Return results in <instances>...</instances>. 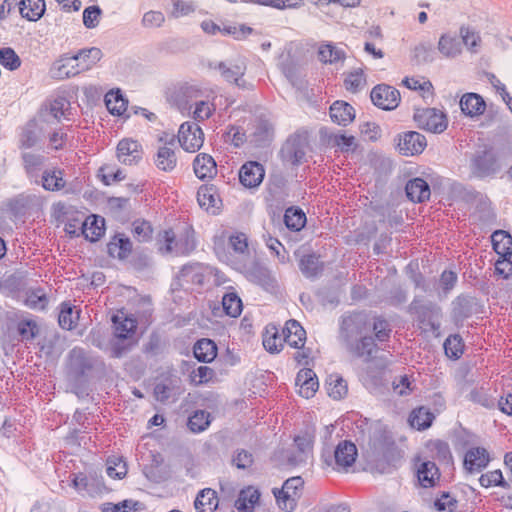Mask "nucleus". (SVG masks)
Masks as SVG:
<instances>
[{
	"label": "nucleus",
	"mask_w": 512,
	"mask_h": 512,
	"mask_svg": "<svg viewBox=\"0 0 512 512\" xmlns=\"http://www.w3.org/2000/svg\"><path fill=\"white\" fill-rule=\"evenodd\" d=\"M218 348L216 343L209 338H202L193 346L194 357L202 363H210L217 356Z\"/></svg>",
	"instance_id": "obj_34"
},
{
	"label": "nucleus",
	"mask_w": 512,
	"mask_h": 512,
	"mask_svg": "<svg viewBox=\"0 0 512 512\" xmlns=\"http://www.w3.org/2000/svg\"><path fill=\"white\" fill-rule=\"evenodd\" d=\"M193 169L200 180L212 179L217 174V164L214 158L206 153H200L195 157Z\"/></svg>",
	"instance_id": "obj_30"
},
{
	"label": "nucleus",
	"mask_w": 512,
	"mask_h": 512,
	"mask_svg": "<svg viewBox=\"0 0 512 512\" xmlns=\"http://www.w3.org/2000/svg\"><path fill=\"white\" fill-rule=\"evenodd\" d=\"M329 115L334 123L345 127L355 119V109L348 102L337 100L330 106Z\"/></svg>",
	"instance_id": "obj_25"
},
{
	"label": "nucleus",
	"mask_w": 512,
	"mask_h": 512,
	"mask_svg": "<svg viewBox=\"0 0 512 512\" xmlns=\"http://www.w3.org/2000/svg\"><path fill=\"white\" fill-rule=\"evenodd\" d=\"M102 359L82 348H72L66 356L65 375L70 391L78 398H85L92 392V385L104 371Z\"/></svg>",
	"instance_id": "obj_2"
},
{
	"label": "nucleus",
	"mask_w": 512,
	"mask_h": 512,
	"mask_svg": "<svg viewBox=\"0 0 512 512\" xmlns=\"http://www.w3.org/2000/svg\"><path fill=\"white\" fill-rule=\"evenodd\" d=\"M76 54L78 56L81 72L89 70L102 58V52L97 47L84 48L79 50Z\"/></svg>",
	"instance_id": "obj_50"
},
{
	"label": "nucleus",
	"mask_w": 512,
	"mask_h": 512,
	"mask_svg": "<svg viewBox=\"0 0 512 512\" xmlns=\"http://www.w3.org/2000/svg\"><path fill=\"white\" fill-rule=\"evenodd\" d=\"M22 159L28 178L38 184L39 172L44 164L45 157L40 154L24 153Z\"/></svg>",
	"instance_id": "obj_45"
},
{
	"label": "nucleus",
	"mask_w": 512,
	"mask_h": 512,
	"mask_svg": "<svg viewBox=\"0 0 512 512\" xmlns=\"http://www.w3.org/2000/svg\"><path fill=\"white\" fill-rule=\"evenodd\" d=\"M326 385L328 386V395L335 400H340L347 395V382L339 375H330L326 380Z\"/></svg>",
	"instance_id": "obj_52"
},
{
	"label": "nucleus",
	"mask_w": 512,
	"mask_h": 512,
	"mask_svg": "<svg viewBox=\"0 0 512 512\" xmlns=\"http://www.w3.org/2000/svg\"><path fill=\"white\" fill-rule=\"evenodd\" d=\"M50 73L53 78L65 79L81 73L77 54L63 55L59 60L53 63Z\"/></svg>",
	"instance_id": "obj_17"
},
{
	"label": "nucleus",
	"mask_w": 512,
	"mask_h": 512,
	"mask_svg": "<svg viewBox=\"0 0 512 512\" xmlns=\"http://www.w3.org/2000/svg\"><path fill=\"white\" fill-rule=\"evenodd\" d=\"M155 165L158 169L171 172L177 165V157L175 151L167 146H162L158 149Z\"/></svg>",
	"instance_id": "obj_46"
},
{
	"label": "nucleus",
	"mask_w": 512,
	"mask_h": 512,
	"mask_svg": "<svg viewBox=\"0 0 512 512\" xmlns=\"http://www.w3.org/2000/svg\"><path fill=\"white\" fill-rule=\"evenodd\" d=\"M433 457L442 464H451L453 462L452 453L447 442L436 440L432 444Z\"/></svg>",
	"instance_id": "obj_63"
},
{
	"label": "nucleus",
	"mask_w": 512,
	"mask_h": 512,
	"mask_svg": "<svg viewBox=\"0 0 512 512\" xmlns=\"http://www.w3.org/2000/svg\"><path fill=\"white\" fill-rule=\"evenodd\" d=\"M405 193L411 202L423 203L430 199V185L423 178L415 177L406 183Z\"/></svg>",
	"instance_id": "obj_23"
},
{
	"label": "nucleus",
	"mask_w": 512,
	"mask_h": 512,
	"mask_svg": "<svg viewBox=\"0 0 512 512\" xmlns=\"http://www.w3.org/2000/svg\"><path fill=\"white\" fill-rule=\"evenodd\" d=\"M114 328V336L119 340H128L136 332L137 320L133 316L126 315L123 311L111 317Z\"/></svg>",
	"instance_id": "obj_19"
},
{
	"label": "nucleus",
	"mask_w": 512,
	"mask_h": 512,
	"mask_svg": "<svg viewBox=\"0 0 512 512\" xmlns=\"http://www.w3.org/2000/svg\"><path fill=\"white\" fill-rule=\"evenodd\" d=\"M435 420L434 413L426 406L414 408L408 418L411 427L423 431L431 427Z\"/></svg>",
	"instance_id": "obj_36"
},
{
	"label": "nucleus",
	"mask_w": 512,
	"mask_h": 512,
	"mask_svg": "<svg viewBox=\"0 0 512 512\" xmlns=\"http://www.w3.org/2000/svg\"><path fill=\"white\" fill-rule=\"evenodd\" d=\"M282 336L283 341L290 347L295 349L304 348L306 341V331L298 321L294 319L288 320L282 329Z\"/></svg>",
	"instance_id": "obj_22"
},
{
	"label": "nucleus",
	"mask_w": 512,
	"mask_h": 512,
	"mask_svg": "<svg viewBox=\"0 0 512 512\" xmlns=\"http://www.w3.org/2000/svg\"><path fill=\"white\" fill-rule=\"evenodd\" d=\"M357 457V448L355 444L348 440L339 442L333 451V454L324 449L321 458L327 466H333L334 469L351 467Z\"/></svg>",
	"instance_id": "obj_7"
},
{
	"label": "nucleus",
	"mask_w": 512,
	"mask_h": 512,
	"mask_svg": "<svg viewBox=\"0 0 512 512\" xmlns=\"http://www.w3.org/2000/svg\"><path fill=\"white\" fill-rule=\"evenodd\" d=\"M202 96V91L195 85L185 84L177 93V103L180 109L190 110L192 105L199 101L198 98Z\"/></svg>",
	"instance_id": "obj_44"
},
{
	"label": "nucleus",
	"mask_w": 512,
	"mask_h": 512,
	"mask_svg": "<svg viewBox=\"0 0 512 512\" xmlns=\"http://www.w3.org/2000/svg\"><path fill=\"white\" fill-rule=\"evenodd\" d=\"M314 433L308 430L304 431L302 434L295 436L294 443L296 445L297 451L304 454L308 458L312 456L313 445H314Z\"/></svg>",
	"instance_id": "obj_60"
},
{
	"label": "nucleus",
	"mask_w": 512,
	"mask_h": 512,
	"mask_svg": "<svg viewBox=\"0 0 512 512\" xmlns=\"http://www.w3.org/2000/svg\"><path fill=\"white\" fill-rule=\"evenodd\" d=\"M394 142L398 152L404 156L421 154L427 146L426 137L417 131L400 133L395 137Z\"/></svg>",
	"instance_id": "obj_9"
},
{
	"label": "nucleus",
	"mask_w": 512,
	"mask_h": 512,
	"mask_svg": "<svg viewBox=\"0 0 512 512\" xmlns=\"http://www.w3.org/2000/svg\"><path fill=\"white\" fill-rule=\"evenodd\" d=\"M69 102L64 97H58L46 103L41 108L40 117L42 121L53 123V120L59 122L65 116L66 106Z\"/></svg>",
	"instance_id": "obj_31"
},
{
	"label": "nucleus",
	"mask_w": 512,
	"mask_h": 512,
	"mask_svg": "<svg viewBox=\"0 0 512 512\" xmlns=\"http://www.w3.org/2000/svg\"><path fill=\"white\" fill-rule=\"evenodd\" d=\"M502 169L498 155L492 148L476 151L470 161V170L478 179L494 178Z\"/></svg>",
	"instance_id": "obj_4"
},
{
	"label": "nucleus",
	"mask_w": 512,
	"mask_h": 512,
	"mask_svg": "<svg viewBox=\"0 0 512 512\" xmlns=\"http://www.w3.org/2000/svg\"><path fill=\"white\" fill-rule=\"evenodd\" d=\"M469 399L487 409H493L496 406L495 398L492 397L484 387L474 388L471 390L469 393Z\"/></svg>",
	"instance_id": "obj_58"
},
{
	"label": "nucleus",
	"mask_w": 512,
	"mask_h": 512,
	"mask_svg": "<svg viewBox=\"0 0 512 512\" xmlns=\"http://www.w3.org/2000/svg\"><path fill=\"white\" fill-rule=\"evenodd\" d=\"M211 419L209 412L196 410L188 417L187 427L193 433H201L209 427Z\"/></svg>",
	"instance_id": "obj_48"
},
{
	"label": "nucleus",
	"mask_w": 512,
	"mask_h": 512,
	"mask_svg": "<svg viewBox=\"0 0 512 512\" xmlns=\"http://www.w3.org/2000/svg\"><path fill=\"white\" fill-rule=\"evenodd\" d=\"M251 280L265 291L273 293L278 289V282L272 272L265 266L256 265L250 270Z\"/></svg>",
	"instance_id": "obj_32"
},
{
	"label": "nucleus",
	"mask_w": 512,
	"mask_h": 512,
	"mask_svg": "<svg viewBox=\"0 0 512 512\" xmlns=\"http://www.w3.org/2000/svg\"><path fill=\"white\" fill-rule=\"evenodd\" d=\"M18 10L23 18L29 21H37L45 12V1L21 0L18 2Z\"/></svg>",
	"instance_id": "obj_40"
},
{
	"label": "nucleus",
	"mask_w": 512,
	"mask_h": 512,
	"mask_svg": "<svg viewBox=\"0 0 512 512\" xmlns=\"http://www.w3.org/2000/svg\"><path fill=\"white\" fill-rule=\"evenodd\" d=\"M306 145V139L301 134L295 133L287 139L282 148L284 158L294 166L300 165L306 155Z\"/></svg>",
	"instance_id": "obj_16"
},
{
	"label": "nucleus",
	"mask_w": 512,
	"mask_h": 512,
	"mask_svg": "<svg viewBox=\"0 0 512 512\" xmlns=\"http://www.w3.org/2000/svg\"><path fill=\"white\" fill-rule=\"evenodd\" d=\"M479 483L484 488H488L491 486H497L502 488L509 487V484L504 479L502 471L500 469H496L486 474H482L479 478Z\"/></svg>",
	"instance_id": "obj_59"
},
{
	"label": "nucleus",
	"mask_w": 512,
	"mask_h": 512,
	"mask_svg": "<svg viewBox=\"0 0 512 512\" xmlns=\"http://www.w3.org/2000/svg\"><path fill=\"white\" fill-rule=\"evenodd\" d=\"M104 102L107 110L114 116H121L127 110L128 100L120 88L109 90L104 97Z\"/></svg>",
	"instance_id": "obj_35"
},
{
	"label": "nucleus",
	"mask_w": 512,
	"mask_h": 512,
	"mask_svg": "<svg viewBox=\"0 0 512 512\" xmlns=\"http://www.w3.org/2000/svg\"><path fill=\"white\" fill-rule=\"evenodd\" d=\"M201 267L199 264H186L182 266L179 276L186 282L192 284H202L204 275L200 271Z\"/></svg>",
	"instance_id": "obj_61"
},
{
	"label": "nucleus",
	"mask_w": 512,
	"mask_h": 512,
	"mask_svg": "<svg viewBox=\"0 0 512 512\" xmlns=\"http://www.w3.org/2000/svg\"><path fill=\"white\" fill-rule=\"evenodd\" d=\"M490 462L491 457L487 449L477 446L466 451L463 459V467L470 474L480 473Z\"/></svg>",
	"instance_id": "obj_15"
},
{
	"label": "nucleus",
	"mask_w": 512,
	"mask_h": 512,
	"mask_svg": "<svg viewBox=\"0 0 512 512\" xmlns=\"http://www.w3.org/2000/svg\"><path fill=\"white\" fill-rule=\"evenodd\" d=\"M0 63L5 69L14 71L21 66V59L12 48L4 47L0 49Z\"/></svg>",
	"instance_id": "obj_62"
},
{
	"label": "nucleus",
	"mask_w": 512,
	"mask_h": 512,
	"mask_svg": "<svg viewBox=\"0 0 512 512\" xmlns=\"http://www.w3.org/2000/svg\"><path fill=\"white\" fill-rule=\"evenodd\" d=\"M63 173V170L57 168L46 169L43 171L38 184H40L46 191H59L66 185Z\"/></svg>",
	"instance_id": "obj_37"
},
{
	"label": "nucleus",
	"mask_w": 512,
	"mask_h": 512,
	"mask_svg": "<svg viewBox=\"0 0 512 512\" xmlns=\"http://www.w3.org/2000/svg\"><path fill=\"white\" fill-rule=\"evenodd\" d=\"M479 302L475 296L460 294L452 301V319L454 323H463L472 315L478 313Z\"/></svg>",
	"instance_id": "obj_13"
},
{
	"label": "nucleus",
	"mask_w": 512,
	"mask_h": 512,
	"mask_svg": "<svg viewBox=\"0 0 512 512\" xmlns=\"http://www.w3.org/2000/svg\"><path fill=\"white\" fill-rule=\"evenodd\" d=\"M458 281L457 273L452 270H444L439 278V286L441 291L438 293L439 297H446L455 287Z\"/></svg>",
	"instance_id": "obj_64"
},
{
	"label": "nucleus",
	"mask_w": 512,
	"mask_h": 512,
	"mask_svg": "<svg viewBox=\"0 0 512 512\" xmlns=\"http://www.w3.org/2000/svg\"><path fill=\"white\" fill-rule=\"evenodd\" d=\"M274 135L273 125L263 118H259L254 126L252 141L258 147H263L272 141Z\"/></svg>",
	"instance_id": "obj_39"
},
{
	"label": "nucleus",
	"mask_w": 512,
	"mask_h": 512,
	"mask_svg": "<svg viewBox=\"0 0 512 512\" xmlns=\"http://www.w3.org/2000/svg\"><path fill=\"white\" fill-rule=\"evenodd\" d=\"M25 304L35 310H45L48 305V298L43 288L38 287L26 292Z\"/></svg>",
	"instance_id": "obj_53"
},
{
	"label": "nucleus",
	"mask_w": 512,
	"mask_h": 512,
	"mask_svg": "<svg viewBox=\"0 0 512 512\" xmlns=\"http://www.w3.org/2000/svg\"><path fill=\"white\" fill-rule=\"evenodd\" d=\"M38 332V325L32 319H22L17 323V333L23 342L32 341Z\"/></svg>",
	"instance_id": "obj_57"
},
{
	"label": "nucleus",
	"mask_w": 512,
	"mask_h": 512,
	"mask_svg": "<svg viewBox=\"0 0 512 512\" xmlns=\"http://www.w3.org/2000/svg\"><path fill=\"white\" fill-rule=\"evenodd\" d=\"M370 98L375 106L387 111L396 109L401 101L400 92L387 84L373 87Z\"/></svg>",
	"instance_id": "obj_11"
},
{
	"label": "nucleus",
	"mask_w": 512,
	"mask_h": 512,
	"mask_svg": "<svg viewBox=\"0 0 512 512\" xmlns=\"http://www.w3.org/2000/svg\"><path fill=\"white\" fill-rule=\"evenodd\" d=\"M240 183L249 189L257 188L261 185L265 177V168L258 161L245 162L238 172Z\"/></svg>",
	"instance_id": "obj_14"
},
{
	"label": "nucleus",
	"mask_w": 512,
	"mask_h": 512,
	"mask_svg": "<svg viewBox=\"0 0 512 512\" xmlns=\"http://www.w3.org/2000/svg\"><path fill=\"white\" fill-rule=\"evenodd\" d=\"M484 98L477 93H466L460 99V108L464 115L474 118L482 115L486 110Z\"/></svg>",
	"instance_id": "obj_24"
},
{
	"label": "nucleus",
	"mask_w": 512,
	"mask_h": 512,
	"mask_svg": "<svg viewBox=\"0 0 512 512\" xmlns=\"http://www.w3.org/2000/svg\"><path fill=\"white\" fill-rule=\"evenodd\" d=\"M197 201L199 206L207 212H210L213 215L218 214L221 200L213 186H201L197 192Z\"/></svg>",
	"instance_id": "obj_33"
},
{
	"label": "nucleus",
	"mask_w": 512,
	"mask_h": 512,
	"mask_svg": "<svg viewBox=\"0 0 512 512\" xmlns=\"http://www.w3.org/2000/svg\"><path fill=\"white\" fill-rule=\"evenodd\" d=\"M141 144L132 139H122L117 145L118 160L125 165L137 164L142 159Z\"/></svg>",
	"instance_id": "obj_18"
},
{
	"label": "nucleus",
	"mask_w": 512,
	"mask_h": 512,
	"mask_svg": "<svg viewBox=\"0 0 512 512\" xmlns=\"http://www.w3.org/2000/svg\"><path fill=\"white\" fill-rule=\"evenodd\" d=\"M435 51L429 43H420L415 46L411 59L416 65L432 62L434 60Z\"/></svg>",
	"instance_id": "obj_55"
},
{
	"label": "nucleus",
	"mask_w": 512,
	"mask_h": 512,
	"mask_svg": "<svg viewBox=\"0 0 512 512\" xmlns=\"http://www.w3.org/2000/svg\"><path fill=\"white\" fill-rule=\"evenodd\" d=\"M304 481L300 476H295L284 481L282 487L273 488V494L281 510L292 512L297 506V499L301 496Z\"/></svg>",
	"instance_id": "obj_6"
},
{
	"label": "nucleus",
	"mask_w": 512,
	"mask_h": 512,
	"mask_svg": "<svg viewBox=\"0 0 512 512\" xmlns=\"http://www.w3.org/2000/svg\"><path fill=\"white\" fill-rule=\"evenodd\" d=\"M295 383L300 387L299 394L309 399L314 396L319 387L318 379L312 369H301L296 376Z\"/></svg>",
	"instance_id": "obj_26"
},
{
	"label": "nucleus",
	"mask_w": 512,
	"mask_h": 512,
	"mask_svg": "<svg viewBox=\"0 0 512 512\" xmlns=\"http://www.w3.org/2000/svg\"><path fill=\"white\" fill-rule=\"evenodd\" d=\"M178 141L185 151L195 152L202 147L204 134L198 124L185 122L179 128Z\"/></svg>",
	"instance_id": "obj_12"
},
{
	"label": "nucleus",
	"mask_w": 512,
	"mask_h": 512,
	"mask_svg": "<svg viewBox=\"0 0 512 512\" xmlns=\"http://www.w3.org/2000/svg\"><path fill=\"white\" fill-rule=\"evenodd\" d=\"M288 196L287 180L282 174H272L266 183L264 199L270 207H279Z\"/></svg>",
	"instance_id": "obj_10"
},
{
	"label": "nucleus",
	"mask_w": 512,
	"mask_h": 512,
	"mask_svg": "<svg viewBox=\"0 0 512 512\" xmlns=\"http://www.w3.org/2000/svg\"><path fill=\"white\" fill-rule=\"evenodd\" d=\"M409 312L416 316L419 324L429 327L433 331L440 328L441 308L435 302L416 295L409 305Z\"/></svg>",
	"instance_id": "obj_5"
},
{
	"label": "nucleus",
	"mask_w": 512,
	"mask_h": 512,
	"mask_svg": "<svg viewBox=\"0 0 512 512\" xmlns=\"http://www.w3.org/2000/svg\"><path fill=\"white\" fill-rule=\"evenodd\" d=\"M283 221L290 231L298 232L305 227L307 217L300 207L291 206L285 210Z\"/></svg>",
	"instance_id": "obj_43"
},
{
	"label": "nucleus",
	"mask_w": 512,
	"mask_h": 512,
	"mask_svg": "<svg viewBox=\"0 0 512 512\" xmlns=\"http://www.w3.org/2000/svg\"><path fill=\"white\" fill-rule=\"evenodd\" d=\"M416 475L420 486L432 488L440 478V471L435 462L425 460L417 466Z\"/></svg>",
	"instance_id": "obj_27"
},
{
	"label": "nucleus",
	"mask_w": 512,
	"mask_h": 512,
	"mask_svg": "<svg viewBox=\"0 0 512 512\" xmlns=\"http://www.w3.org/2000/svg\"><path fill=\"white\" fill-rule=\"evenodd\" d=\"M318 58L323 63H337L345 59V52L333 44L321 45L318 51Z\"/></svg>",
	"instance_id": "obj_54"
},
{
	"label": "nucleus",
	"mask_w": 512,
	"mask_h": 512,
	"mask_svg": "<svg viewBox=\"0 0 512 512\" xmlns=\"http://www.w3.org/2000/svg\"><path fill=\"white\" fill-rule=\"evenodd\" d=\"M218 503L216 491L211 488H205L197 494L194 507L198 512H214L218 507Z\"/></svg>",
	"instance_id": "obj_41"
},
{
	"label": "nucleus",
	"mask_w": 512,
	"mask_h": 512,
	"mask_svg": "<svg viewBox=\"0 0 512 512\" xmlns=\"http://www.w3.org/2000/svg\"><path fill=\"white\" fill-rule=\"evenodd\" d=\"M86 240L97 242L105 232V219L99 215H91L82 222L79 228Z\"/></svg>",
	"instance_id": "obj_29"
},
{
	"label": "nucleus",
	"mask_w": 512,
	"mask_h": 512,
	"mask_svg": "<svg viewBox=\"0 0 512 512\" xmlns=\"http://www.w3.org/2000/svg\"><path fill=\"white\" fill-rule=\"evenodd\" d=\"M216 68L227 82H232L240 88H246V81L243 79L246 65L243 61L219 62Z\"/></svg>",
	"instance_id": "obj_20"
},
{
	"label": "nucleus",
	"mask_w": 512,
	"mask_h": 512,
	"mask_svg": "<svg viewBox=\"0 0 512 512\" xmlns=\"http://www.w3.org/2000/svg\"><path fill=\"white\" fill-rule=\"evenodd\" d=\"M491 242L493 250L500 257H511L512 256V236L505 230H496L491 235Z\"/></svg>",
	"instance_id": "obj_38"
},
{
	"label": "nucleus",
	"mask_w": 512,
	"mask_h": 512,
	"mask_svg": "<svg viewBox=\"0 0 512 512\" xmlns=\"http://www.w3.org/2000/svg\"><path fill=\"white\" fill-rule=\"evenodd\" d=\"M464 347V341L460 334L449 335L443 344L446 356L453 360H457L463 355Z\"/></svg>",
	"instance_id": "obj_49"
},
{
	"label": "nucleus",
	"mask_w": 512,
	"mask_h": 512,
	"mask_svg": "<svg viewBox=\"0 0 512 512\" xmlns=\"http://www.w3.org/2000/svg\"><path fill=\"white\" fill-rule=\"evenodd\" d=\"M299 269L306 278L314 279L322 273L323 263L316 254H305L299 261Z\"/></svg>",
	"instance_id": "obj_42"
},
{
	"label": "nucleus",
	"mask_w": 512,
	"mask_h": 512,
	"mask_svg": "<svg viewBox=\"0 0 512 512\" xmlns=\"http://www.w3.org/2000/svg\"><path fill=\"white\" fill-rule=\"evenodd\" d=\"M133 249L132 241L124 233H115L107 243V253L112 258L125 260Z\"/></svg>",
	"instance_id": "obj_21"
},
{
	"label": "nucleus",
	"mask_w": 512,
	"mask_h": 512,
	"mask_svg": "<svg viewBox=\"0 0 512 512\" xmlns=\"http://www.w3.org/2000/svg\"><path fill=\"white\" fill-rule=\"evenodd\" d=\"M371 330L374 332V342L383 343L389 341L392 333L390 323L382 316H375L371 322Z\"/></svg>",
	"instance_id": "obj_51"
},
{
	"label": "nucleus",
	"mask_w": 512,
	"mask_h": 512,
	"mask_svg": "<svg viewBox=\"0 0 512 512\" xmlns=\"http://www.w3.org/2000/svg\"><path fill=\"white\" fill-rule=\"evenodd\" d=\"M260 496L261 493L258 488L254 486L244 487L239 491L234 506L238 512H254Z\"/></svg>",
	"instance_id": "obj_28"
},
{
	"label": "nucleus",
	"mask_w": 512,
	"mask_h": 512,
	"mask_svg": "<svg viewBox=\"0 0 512 512\" xmlns=\"http://www.w3.org/2000/svg\"><path fill=\"white\" fill-rule=\"evenodd\" d=\"M371 331V319L362 311H354L341 317L339 325V340L346 351L365 363L373 361L378 351L377 343Z\"/></svg>",
	"instance_id": "obj_1"
},
{
	"label": "nucleus",
	"mask_w": 512,
	"mask_h": 512,
	"mask_svg": "<svg viewBox=\"0 0 512 512\" xmlns=\"http://www.w3.org/2000/svg\"><path fill=\"white\" fill-rule=\"evenodd\" d=\"M132 232L139 242H149L153 237V227L151 223L144 219H136L132 223Z\"/></svg>",
	"instance_id": "obj_56"
},
{
	"label": "nucleus",
	"mask_w": 512,
	"mask_h": 512,
	"mask_svg": "<svg viewBox=\"0 0 512 512\" xmlns=\"http://www.w3.org/2000/svg\"><path fill=\"white\" fill-rule=\"evenodd\" d=\"M481 43L479 34H441L438 51L446 58H455L464 47L470 52H477Z\"/></svg>",
	"instance_id": "obj_3"
},
{
	"label": "nucleus",
	"mask_w": 512,
	"mask_h": 512,
	"mask_svg": "<svg viewBox=\"0 0 512 512\" xmlns=\"http://www.w3.org/2000/svg\"><path fill=\"white\" fill-rule=\"evenodd\" d=\"M222 307L226 315L236 318L243 310V303L238 293L232 290L223 295Z\"/></svg>",
	"instance_id": "obj_47"
},
{
	"label": "nucleus",
	"mask_w": 512,
	"mask_h": 512,
	"mask_svg": "<svg viewBox=\"0 0 512 512\" xmlns=\"http://www.w3.org/2000/svg\"><path fill=\"white\" fill-rule=\"evenodd\" d=\"M417 127L432 133H442L448 126L447 116L436 108L417 109L413 116Z\"/></svg>",
	"instance_id": "obj_8"
}]
</instances>
